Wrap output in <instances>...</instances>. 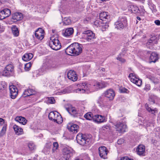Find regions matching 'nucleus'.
<instances>
[{
    "instance_id": "obj_15",
    "label": "nucleus",
    "mask_w": 160,
    "mask_h": 160,
    "mask_svg": "<svg viewBox=\"0 0 160 160\" xmlns=\"http://www.w3.org/2000/svg\"><path fill=\"white\" fill-rule=\"evenodd\" d=\"M107 120L105 117L100 115H95L93 117V121L98 123L105 122Z\"/></svg>"
},
{
    "instance_id": "obj_26",
    "label": "nucleus",
    "mask_w": 160,
    "mask_h": 160,
    "mask_svg": "<svg viewBox=\"0 0 160 160\" xmlns=\"http://www.w3.org/2000/svg\"><path fill=\"white\" fill-rule=\"evenodd\" d=\"M73 32L74 30L72 28H67L65 30L64 32L63 33V35L66 37H69L73 34Z\"/></svg>"
},
{
    "instance_id": "obj_7",
    "label": "nucleus",
    "mask_w": 160,
    "mask_h": 160,
    "mask_svg": "<svg viewBox=\"0 0 160 160\" xmlns=\"http://www.w3.org/2000/svg\"><path fill=\"white\" fill-rule=\"evenodd\" d=\"M113 127L119 132L122 133L125 132L127 126L123 123L120 122H115L113 123Z\"/></svg>"
},
{
    "instance_id": "obj_4",
    "label": "nucleus",
    "mask_w": 160,
    "mask_h": 160,
    "mask_svg": "<svg viewBox=\"0 0 160 160\" xmlns=\"http://www.w3.org/2000/svg\"><path fill=\"white\" fill-rule=\"evenodd\" d=\"M84 34V39L87 41L91 42H94L96 37L94 33L90 30L84 31L82 32Z\"/></svg>"
},
{
    "instance_id": "obj_63",
    "label": "nucleus",
    "mask_w": 160,
    "mask_h": 160,
    "mask_svg": "<svg viewBox=\"0 0 160 160\" xmlns=\"http://www.w3.org/2000/svg\"><path fill=\"white\" fill-rule=\"evenodd\" d=\"M4 122V120L2 118H0V124H2Z\"/></svg>"
},
{
    "instance_id": "obj_46",
    "label": "nucleus",
    "mask_w": 160,
    "mask_h": 160,
    "mask_svg": "<svg viewBox=\"0 0 160 160\" xmlns=\"http://www.w3.org/2000/svg\"><path fill=\"white\" fill-rule=\"evenodd\" d=\"M53 148L52 149V153L55 152L58 147V142H54L53 144Z\"/></svg>"
},
{
    "instance_id": "obj_58",
    "label": "nucleus",
    "mask_w": 160,
    "mask_h": 160,
    "mask_svg": "<svg viewBox=\"0 0 160 160\" xmlns=\"http://www.w3.org/2000/svg\"><path fill=\"white\" fill-rule=\"evenodd\" d=\"M124 142L123 140L122 139H120L118 140V144H122V142Z\"/></svg>"
},
{
    "instance_id": "obj_53",
    "label": "nucleus",
    "mask_w": 160,
    "mask_h": 160,
    "mask_svg": "<svg viewBox=\"0 0 160 160\" xmlns=\"http://www.w3.org/2000/svg\"><path fill=\"white\" fill-rule=\"evenodd\" d=\"M102 20H96L94 22V24L97 27H100Z\"/></svg>"
},
{
    "instance_id": "obj_44",
    "label": "nucleus",
    "mask_w": 160,
    "mask_h": 160,
    "mask_svg": "<svg viewBox=\"0 0 160 160\" xmlns=\"http://www.w3.org/2000/svg\"><path fill=\"white\" fill-rule=\"evenodd\" d=\"M7 127L5 125H4L0 132V137L3 136L6 133Z\"/></svg>"
},
{
    "instance_id": "obj_40",
    "label": "nucleus",
    "mask_w": 160,
    "mask_h": 160,
    "mask_svg": "<svg viewBox=\"0 0 160 160\" xmlns=\"http://www.w3.org/2000/svg\"><path fill=\"white\" fill-rule=\"evenodd\" d=\"M63 120L61 115L58 113V115L57 117L56 118L54 122H56L58 124H60L62 123Z\"/></svg>"
},
{
    "instance_id": "obj_17",
    "label": "nucleus",
    "mask_w": 160,
    "mask_h": 160,
    "mask_svg": "<svg viewBox=\"0 0 160 160\" xmlns=\"http://www.w3.org/2000/svg\"><path fill=\"white\" fill-rule=\"evenodd\" d=\"M110 16L108 13L103 12H101L99 14V18L101 20L104 22V21H107L109 22L110 21Z\"/></svg>"
},
{
    "instance_id": "obj_31",
    "label": "nucleus",
    "mask_w": 160,
    "mask_h": 160,
    "mask_svg": "<svg viewBox=\"0 0 160 160\" xmlns=\"http://www.w3.org/2000/svg\"><path fill=\"white\" fill-rule=\"evenodd\" d=\"M58 115V113L57 112H51L48 115V118L50 120L54 122Z\"/></svg>"
},
{
    "instance_id": "obj_61",
    "label": "nucleus",
    "mask_w": 160,
    "mask_h": 160,
    "mask_svg": "<svg viewBox=\"0 0 160 160\" xmlns=\"http://www.w3.org/2000/svg\"><path fill=\"white\" fill-rule=\"evenodd\" d=\"M154 22L155 24L157 25H160V21L159 20H155Z\"/></svg>"
},
{
    "instance_id": "obj_27",
    "label": "nucleus",
    "mask_w": 160,
    "mask_h": 160,
    "mask_svg": "<svg viewBox=\"0 0 160 160\" xmlns=\"http://www.w3.org/2000/svg\"><path fill=\"white\" fill-rule=\"evenodd\" d=\"M158 39L156 36H153L151 37L149 41L147 42V45H152L154 44H157Z\"/></svg>"
},
{
    "instance_id": "obj_32",
    "label": "nucleus",
    "mask_w": 160,
    "mask_h": 160,
    "mask_svg": "<svg viewBox=\"0 0 160 160\" xmlns=\"http://www.w3.org/2000/svg\"><path fill=\"white\" fill-rule=\"evenodd\" d=\"M145 107L146 110L149 112L151 113L152 114L155 115V113H158V109L156 108H155L154 109L151 108L149 107L148 104L146 103L145 105Z\"/></svg>"
},
{
    "instance_id": "obj_19",
    "label": "nucleus",
    "mask_w": 160,
    "mask_h": 160,
    "mask_svg": "<svg viewBox=\"0 0 160 160\" xmlns=\"http://www.w3.org/2000/svg\"><path fill=\"white\" fill-rule=\"evenodd\" d=\"M68 130L73 133H77L79 129V126L77 124H69L68 125Z\"/></svg>"
},
{
    "instance_id": "obj_33",
    "label": "nucleus",
    "mask_w": 160,
    "mask_h": 160,
    "mask_svg": "<svg viewBox=\"0 0 160 160\" xmlns=\"http://www.w3.org/2000/svg\"><path fill=\"white\" fill-rule=\"evenodd\" d=\"M33 57V55L31 53L25 54L22 57V60L25 61H28L31 59Z\"/></svg>"
},
{
    "instance_id": "obj_11",
    "label": "nucleus",
    "mask_w": 160,
    "mask_h": 160,
    "mask_svg": "<svg viewBox=\"0 0 160 160\" xmlns=\"http://www.w3.org/2000/svg\"><path fill=\"white\" fill-rule=\"evenodd\" d=\"M11 14L10 10L8 8H5L0 11V20H3L9 17Z\"/></svg>"
},
{
    "instance_id": "obj_47",
    "label": "nucleus",
    "mask_w": 160,
    "mask_h": 160,
    "mask_svg": "<svg viewBox=\"0 0 160 160\" xmlns=\"http://www.w3.org/2000/svg\"><path fill=\"white\" fill-rule=\"evenodd\" d=\"M149 8H150L152 12L153 13H155L157 12V10L156 8L155 5L152 3H149L148 4Z\"/></svg>"
},
{
    "instance_id": "obj_39",
    "label": "nucleus",
    "mask_w": 160,
    "mask_h": 160,
    "mask_svg": "<svg viewBox=\"0 0 160 160\" xmlns=\"http://www.w3.org/2000/svg\"><path fill=\"white\" fill-rule=\"evenodd\" d=\"M148 78L154 84H157L159 82V80L154 76H149Z\"/></svg>"
},
{
    "instance_id": "obj_52",
    "label": "nucleus",
    "mask_w": 160,
    "mask_h": 160,
    "mask_svg": "<svg viewBox=\"0 0 160 160\" xmlns=\"http://www.w3.org/2000/svg\"><path fill=\"white\" fill-rule=\"evenodd\" d=\"M50 61H47L43 63V68L44 69L50 68L49 66Z\"/></svg>"
},
{
    "instance_id": "obj_57",
    "label": "nucleus",
    "mask_w": 160,
    "mask_h": 160,
    "mask_svg": "<svg viewBox=\"0 0 160 160\" xmlns=\"http://www.w3.org/2000/svg\"><path fill=\"white\" fill-rule=\"evenodd\" d=\"M51 146H52L51 143H47L46 144L45 147L46 148L49 149L51 148Z\"/></svg>"
},
{
    "instance_id": "obj_56",
    "label": "nucleus",
    "mask_w": 160,
    "mask_h": 160,
    "mask_svg": "<svg viewBox=\"0 0 160 160\" xmlns=\"http://www.w3.org/2000/svg\"><path fill=\"white\" fill-rule=\"evenodd\" d=\"M145 89L146 91H148L150 89V86L148 84L146 85H145V87L144 88Z\"/></svg>"
},
{
    "instance_id": "obj_42",
    "label": "nucleus",
    "mask_w": 160,
    "mask_h": 160,
    "mask_svg": "<svg viewBox=\"0 0 160 160\" xmlns=\"http://www.w3.org/2000/svg\"><path fill=\"white\" fill-rule=\"evenodd\" d=\"M93 116H93V114L91 112L87 113L84 116V117L87 120H89L92 119L93 120Z\"/></svg>"
},
{
    "instance_id": "obj_5",
    "label": "nucleus",
    "mask_w": 160,
    "mask_h": 160,
    "mask_svg": "<svg viewBox=\"0 0 160 160\" xmlns=\"http://www.w3.org/2000/svg\"><path fill=\"white\" fill-rule=\"evenodd\" d=\"M49 45L53 50H58L61 48V44L58 38L51 39L49 42Z\"/></svg>"
},
{
    "instance_id": "obj_37",
    "label": "nucleus",
    "mask_w": 160,
    "mask_h": 160,
    "mask_svg": "<svg viewBox=\"0 0 160 160\" xmlns=\"http://www.w3.org/2000/svg\"><path fill=\"white\" fill-rule=\"evenodd\" d=\"M108 22L107 21H104V22L102 21L100 27L102 28V29H106L108 28L109 25H108V22Z\"/></svg>"
},
{
    "instance_id": "obj_3",
    "label": "nucleus",
    "mask_w": 160,
    "mask_h": 160,
    "mask_svg": "<svg viewBox=\"0 0 160 160\" xmlns=\"http://www.w3.org/2000/svg\"><path fill=\"white\" fill-rule=\"evenodd\" d=\"M127 24V20L125 17H120L118 20L114 24L115 28L120 30L122 29Z\"/></svg>"
},
{
    "instance_id": "obj_30",
    "label": "nucleus",
    "mask_w": 160,
    "mask_h": 160,
    "mask_svg": "<svg viewBox=\"0 0 160 160\" xmlns=\"http://www.w3.org/2000/svg\"><path fill=\"white\" fill-rule=\"evenodd\" d=\"M158 59V54L155 52H152L151 54V56L149 58L150 62H155Z\"/></svg>"
},
{
    "instance_id": "obj_35",
    "label": "nucleus",
    "mask_w": 160,
    "mask_h": 160,
    "mask_svg": "<svg viewBox=\"0 0 160 160\" xmlns=\"http://www.w3.org/2000/svg\"><path fill=\"white\" fill-rule=\"evenodd\" d=\"M63 154L67 155H71L72 154V149L69 147H64L62 151Z\"/></svg>"
},
{
    "instance_id": "obj_49",
    "label": "nucleus",
    "mask_w": 160,
    "mask_h": 160,
    "mask_svg": "<svg viewBox=\"0 0 160 160\" xmlns=\"http://www.w3.org/2000/svg\"><path fill=\"white\" fill-rule=\"evenodd\" d=\"M63 24L66 25H69L71 23V20L68 18H65L63 20Z\"/></svg>"
},
{
    "instance_id": "obj_12",
    "label": "nucleus",
    "mask_w": 160,
    "mask_h": 160,
    "mask_svg": "<svg viewBox=\"0 0 160 160\" xmlns=\"http://www.w3.org/2000/svg\"><path fill=\"white\" fill-rule=\"evenodd\" d=\"M74 43L68 47L65 50L66 53L68 55L71 56L76 55L75 45Z\"/></svg>"
},
{
    "instance_id": "obj_23",
    "label": "nucleus",
    "mask_w": 160,
    "mask_h": 160,
    "mask_svg": "<svg viewBox=\"0 0 160 160\" xmlns=\"http://www.w3.org/2000/svg\"><path fill=\"white\" fill-rule=\"evenodd\" d=\"M22 18L23 15L21 12H16L12 14V19L16 20L14 22L20 20Z\"/></svg>"
},
{
    "instance_id": "obj_48",
    "label": "nucleus",
    "mask_w": 160,
    "mask_h": 160,
    "mask_svg": "<svg viewBox=\"0 0 160 160\" xmlns=\"http://www.w3.org/2000/svg\"><path fill=\"white\" fill-rule=\"evenodd\" d=\"M94 86L97 87V88H102L105 87L103 85L102 82H97Z\"/></svg>"
},
{
    "instance_id": "obj_22",
    "label": "nucleus",
    "mask_w": 160,
    "mask_h": 160,
    "mask_svg": "<svg viewBox=\"0 0 160 160\" xmlns=\"http://www.w3.org/2000/svg\"><path fill=\"white\" fill-rule=\"evenodd\" d=\"M35 93L36 92L34 90L32 89L29 88L25 90L22 95V96L24 97H26L34 95Z\"/></svg>"
},
{
    "instance_id": "obj_16",
    "label": "nucleus",
    "mask_w": 160,
    "mask_h": 160,
    "mask_svg": "<svg viewBox=\"0 0 160 160\" xmlns=\"http://www.w3.org/2000/svg\"><path fill=\"white\" fill-rule=\"evenodd\" d=\"M67 76L68 78L72 81H76L78 79L77 75L73 70L69 71L68 72Z\"/></svg>"
},
{
    "instance_id": "obj_50",
    "label": "nucleus",
    "mask_w": 160,
    "mask_h": 160,
    "mask_svg": "<svg viewBox=\"0 0 160 160\" xmlns=\"http://www.w3.org/2000/svg\"><path fill=\"white\" fill-rule=\"evenodd\" d=\"M31 65L32 63H31V62H30L25 64L24 68L25 70L26 71H29L30 69V68L31 66Z\"/></svg>"
},
{
    "instance_id": "obj_60",
    "label": "nucleus",
    "mask_w": 160,
    "mask_h": 160,
    "mask_svg": "<svg viewBox=\"0 0 160 160\" xmlns=\"http://www.w3.org/2000/svg\"><path fill=\"white\" fill-rule=\"evenodd\" d=\"M102 129L105 130L106 129H108L109 128V127L107 125H104L102 127Z\"/></svg>"
},
{
    "instance_id": "obj_41",
    "label": "nucleus",
    "mask_w": 160,
    "mask_h": 160,
    "mask_svg": "<svg viewBox=\"0 0 160 160\" xmlns=\"http://www.w3.org/2000/svg\"><path fill=\"white\" fill-rule=\"evenodd\" d=\"M28 146L30 151H32L36 149V146L35 144L32 142L28 143Z\"/></svg>"
},
{
    "instance_id": "obj_18",
    "label": "nucleus",
    "mask_w": 160,
    "mask_h": 160,
    "mask_svg": "<svg viewBox=\"0 0 160 160\" xmlns=\"http://www.w3.org/2000/svg\"><path fill=\"white\" fill-rule=\"evenodd\" d=\"M104 94L105 97L109 98L110 100L113 99L115 95L114 91L111 89L107 90Z\"/></svg>"
},
{
    "instance_id": "obj_8",
    "label": "nucleus",
    "mask_w": 160,
    "mask_h": 160,
    "mask_svg": "<svg viewBox=\"0 0 160 160\" xmlns=\"http://www.w3.org/2000/svg\"><path fill=\"white\" fill-rule=\"evenodd\" d=\"M90 85V84L86 82L80 83L78 85V88L75 90L76 92H78L82 91V92L84 93L89 89Z\"/></svg>"
},
{
    "instance_id": "obj_62",
    "label": "nucleus",
    "mask_w": 160,
    "mask_h": 160,
    "mask_svg": "<svg viewBox=\"0 0 160 160\" xmlns=\"http://www.w3.org/2000/svg\"><path fill=\"white\" fill-rule=\"evenodd\" d=\"M129 159L127 157H123L121 158V160H128Z\"/></svg>"
},
{
    "instance_id": "obj_55",
    "label": "nucleus",
    "mask_w": 160,
    "mask_h": 160,
    "mask_svg": "<svg viewBox=\"0 0 160 160\" xmlns=\"http://www.w3.org/2000/svg\"><path fill=\"white\" fill-rule=\"evenodd\" d=\"M149 101L151 104H152L155 103V100L151 96L149 99Z\"/></svg>"
},
{
    "instance_id": "obj_20",
    "label": "nucleus",
    "mask_w": 160,
    "mask_h": 160,
    "mask_svg": "<svg viewBox=\"0 0 160 160\" xmlns=\"http://www.w3.org/2000/svg\"><path fill=\"white\" fill-rule=\"evenodd\" d=\"M43 32V30L41 28H39L35 32V37L40 40H42L44 37V35L42 34V32Z\"/></svg>"
},
{
    "instance_id": "obj_54",
    "label": "nucleus",
    "mask_w": 160,
    "mask_h": 160,
    "mask_svg": "<svg viewBox=\"0 0 160 160\" xmlns=\"http://www.w3.org/2000/svg\"><path fill=\"white\" fill-rule=\"evenodd\" d=\"M119 90L120 91V92L121 93H127V91H128V90L127 89L123 88H120L119 89Z\"/></svg>"
},
{
    "instance_id": "obj_2",
    "label": "nucleus",
    "mask_w": 160,
    "mask_h": 160,
    "mask_svg": "<svg viewBox=\"0 0 160 160\" xmlns=\"http://www.w3.org/2000/svg\"><path fill=\"white\" fill-rule=\"evenodd\" d=\"M77 142L81 145H84L91 142L90 139L88 138L85 134L79 133L76 136Z\"/></svg>"
},
{
    "instance_id": "obj_9",
    "label": "nucleus",
    "mask_w": 160,
    "mask_h": 160,
    "mask_svg": "<svg viewBox=\"0 0 160 160\" xmlns=\"http://www.w3.org/2000/svg\"><path fill=\"white\" fill-rule=\"evenodd\" d=\"M128 77L130 78L131 81L135 84L137 86H140L142 84V80L139 78L134 73H131L129 74Z\"/></svg>"
},
{
    "instance_id": "obj_43",
    "label": "nucleus",
    "mask_w": 160,
    "mask_h": 160,
    "mask_svg": "<svg viewBox=\"0 0 160 160\" xmlns=\"http://www.w3.org/2000/svg\"><path fill=\"white\" fill-rule=\"evenodd\" d=\"M50 61L49 66L51 68H57L58 66V64L57 62L55 61Z\"/></svg>"
},
{
    "instance_id": "obj_21",
    "label": "nucleus",
    "mask_w": 160,
    "mask_h": 160,
    "mask_svg": "<svg viewBox=\"0 0 160 160\" xmlns=\"http://www.w3.org/2000/svg\"><path fill=\"white\" fill-rule=\"evenodd\" d=\"M73 45H75L76 55H78L82 52V46L78 42L74 43Z\"/></svg>"
},
{
    "instance_id": "obj_34",
    "label": "nucleus",
    "mask_w": 160,
    "mask_h": 160,
    "mask_svg": "<svg viewBox=\"0 0 160 160\" xmlns=\"http://www.w3.org/2000/svg\"><path fill=\"white\" fill-rule=\"evenodd\" d=\"M129 9L130 10L132 13L134 14L138 13L139 12L138 8L136 6L133 5H130Z\"/></svg>"
},
{
    "instance_id": "obj_25",
    "label": "nucleus",
    "mask_w": 160,
    "mask_h": 160,
    "mask_svg": "<svg viewBox=\"0 0 160 160\" xmlns=\"http://www.w3.org/2000/svg\"><path fill=\"white\" fill-rule=\"evenodd\" d=\"M13 128L17 135H19L23 133L22 129L17 125H14L13 126Z\"/></svg>"
},
{
    "instance_id": "obj_45",
    "label": "nucleus",
    "mask_w": 160,
    "mask_h": 160,
    "mask_svg": "<svg viewBox=\"0 0 160 160\" xmlns=\"http://www.w3.org/2000/svg\"><path fill=\"white\" fill-rule=\"evenodd\" d=\"M7 85L5 82L4 81H1L0 82V92L1 90H3L5 89Z\"/></svg>"
},
{
    "instance_id": "obj_10",
    "label": "nucleus",
    "mask_w": 160,
    "mask_h": 160,
    "mask_svg": "<svg viewBox=\"0 0 160 160\" xmlns=\"http://www.w3.org/2000/svg\"><path fill=\"white\" fill-rule=\"evenodd\" d=\"M99 153L101 158L105 159L107 158L108 152L107 148L105 146H101L98 148Z\"/></svg>"
},
{
    "instance_id": "obj_38",
    "label": "nucleus",
    "mask_w": 160,
    "mask_h": 160,
    "mask_svg": "<svg viewBox=\"0 0 160 160\" xmlns=\"http://www.w3.org/2000/svg\"><path fill=\"white\" fill-rule=\"evenodd\" d=\"M71 155H66L62 154V155L60 157L59 160H70Z\"/></svg>"
},
{
    "instance_id": "obj_13",
    "label": "nucleus",
    "mask_w": 160,
    "mask_h": 160,
    "mask_svg": "<svg viewBox=\"0 0 160 160\" xmlns=\"http://www.w3.org/2000/svg\"><path fill=\"white\" fill-rule=\"evenodd\" d=\"M74 43L68 47L65 50L66 53L68 55L71 56L76 55L75 45Z\"/></svg>"
},
{
    "instance_id": "obj_59",
    "label": "nucleus",
    "mask_w": 160,
    "mask_h": 160,
    "mask_svg": "<svg viewBox=\"0 0 160 160\" xmlns=\"http://www.w3.org/2000/svg\"><path fill=\"white\" fill-rule=\"evenodd\" d=\"M103 102L102 98L101 97H100L99 98L98 103L99 104H101Z\"/></svg>"
},
{
    "instance_id": "obj_28",
    "label": "nucleus",
    "mask_w": 160,
    "mask_h": 160,
    "mask_svg": "<svg viewBox=\"0 0 160 160\" xmlns=\"http://www.w3.org/2000/svg\"><path fill=\"white\" fill-rule=\"evenodd\" d=\"M126 52L125 50H124V51H122V52L120 53L118 56V57L116 58L121 63H124L125 62L126 60L122 58L124 56Z\"/></svg>"
},
{
    "instance_id": "obj_36",
    "label": "nucleus",
    "mask_w": 160,
    "mask_h": 160,
    "mask_svg": "<svg viewBox=\"0 0 160 160\" xmlns=\"http://www.w3.org/2000/svg\"><path fill=\"white\" fill-rule=\"evenodd\" d=\"M12 32L15 36H18L19 35V31L17 27L15 26H13L12 28Z\"/></svg>"
},
{
    "instance_id": "obj_29",
    "label": "nucleus",
    "mask_w": 160,
    "mask_h": 160,
    "mask_svg": "<svg viewBox=\"0 0 160 160\" xmlns=\"http://www.w3.org/2000/svg\"><path fill=\"white\" fill-rule=\"evenodd\" d=\"M15 120L16 121L23 125L26 124L27 122L26 119L22 116H17L15 118Z\"/></svg>"
},
{
    "instance_id": "obj_6",
    "label": "nucleus",
    "mask_w": 160,
    "mask_h": 160,
    "mask_svg": "<svg viewBox=\"0 0 160 160\" xmlns=\"http://www.w3.org/2000/svg\"><path fill=\"white\" fill-rule=\"evenodd\" d=\"M14 72L13 67L11 64L8 65L1 72L2 76L9 77L13 75Z\"/></svg>"
},
{
    "instance_id": "obj_64",
    "label": "nucleus",
    "mask_w": 160,
    "mask_h": 160,
    "mask_svg": "<svg viewBox=\"0 0 160 160\" xmlns=\"http://www.w3.org/2000/svg\"><path fill=\"white\" fill-rule=\"evenodd\" d=\"M6 0H0V2L1 3H2L3 2H5Z\"/></svg>"
},
{
    "instance_id": "obj_14",
    "label": "nucleus",
    "mask_w": 160,
    "mask_h": 160,
    "mask_svg": "<svg viewBox=\"0 0 160 160\" xmlns=\"http://www.w3.org/2000/svg\"><path fill=\"white\" fill-rule=\"evenodd\" d=\"M11 97L12 99L15 98L18 94V90L16 87L14 85H11L9 87Z\"/></svg>"
},
{
    "instance_id": "obj_51",
    "label": "nucleus",
    "mask_w": 160,
    "mask_h": 160,
    "mask_svg": "<svg viewBox=\"0 0 160 160\" xmlns=\"http://www.w3.org/2000/svg\"><path fill=\"white\" fill-rule=\"evenodd\" d=\"M55 102V100L53 97H51L48 98L47 102L48 103H54Z\"/></svg>"
},
{
    "instance_id": "obj_24",
    "label": "nucleus",
    "mask_w": 160,
    "mask_h": 160,
    "mask_svg": "<svg viewBox=\"0 0 160 160\" xmlns=\"http://www.w3.org/2000/svg\"><path fill=\"white\" fill-rule=\"evenodd\" d=\"M137 154L139 155H144L145 147L142 145H139L137 149Z\"/></svg>"
},
{
    "instance_id": "obj_1",
    "label": "nucleus",
    "mask_w": 160,
    "mask_h": 160,
    "mask_svg": "<svg viewBox=\"0 0 160 160\" xmlns=\"http://www.w3.org/2000/svg\"><path fill=\"white\" fill-rule=\"evenodd\" d=\"M66 109L67 111L74 117H78L81 116L85 110V108L83 105L79 106L78 108V110L76 109L74 107L71 106L68 108H66Z\"/></svg>"
}]
</instances>
